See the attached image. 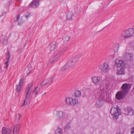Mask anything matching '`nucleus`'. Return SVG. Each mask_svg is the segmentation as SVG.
<instances>
[{
	"label": "nucleus",
	"instance_id": "f257e3e1",
	"mask_svg": "<svg viewBox=\"0 0 134 134\" xmlns=\"http://www.w3.org/2000/svg\"><path fill=\"white\" fill-rule=\"evenodd\" d=\"M20 127V124H18L14 126L13 130L10 127L6 128L3 127L2 130V134H18Z\"/></svg>",
	"mask_w": 134,
	"mask_h": 134
},
{
	"label": "nucleus",
	"instance_id": "f03ea898",
	"mask_svg": "<svg viewBox=\"0 0 134 134\" xmlns=\"http://www.w3.org/2000/svg\"><path fill=\"white\" fill-rule=\"evenodd\" d=\"M79 57L78 56L74 57L71 59L70 61L66 63L61 68L62 71H64L66 69H68L74 65L79 60Z\"/></svg>",
	"mask_w": 134,
	"mask_h": 134
},
{
	"label": "nucleus",
	"instance_id": "7ed1b4c3",
	"mask_svg": "<svg viewBox=\"0 0 134 134\" xmlns=\"http://www.w3.org/2000/svg\"><path fill=\"white\" fill-rule=\"evenodd\" d=\"M134 33V29L130 28L123 31L121 33V35L123 38L126 39L132 36Z\"/></svg>",
	"mask_w": 134,
	"mask_h": 134
},
{
	"label": "nucleus",
	"instance_id": "20e7f679",
	"mask_svg": "<svg viewBox=\"0 0 134 134\" xmlns=\"http://www.w3.org/2000/svg\"><path fill=\"white\" fill-rule=\"evenodd\" d=\"M99 68L104 73L108 72L110 70V66L108 62H105L99 65Z\"/></svg>",
	"mask_w": 134,
	"mask_h": 134
},
{
	"label": "nucleus",
	"instance_id": "39448f33",
	"mask_svg": "<svg viewBox=\"0 0 134 134\" xmlns=\"http://www.w3.org/2000/svg\"><path fill=\"white\" fill-rule=\"evenodd\" d=\"M54 115L56 117L57 120L60 121L64 118L65 116V113L62 111L54 110L53 111Z\"/></svg>",
	"mask_w": 134,
	"mask_h": 134
},
{
	"label": "nucleus",
	"instance_id": "423d86ee",
	"mask_svg": "<svg viewBox=\"0 0 134 134\" xmlns=\"http://www.w3.org/2000/svg\"><path fill=\"white\" fill-rule=\"evenodd\" d=\"M110 113L113 118L116 119H117L118 116L121 114L120 109L118 107L116 108H112L111 110Z\"/></svg>",
	"mask_w": 134,
	"mask_h": 134
},
{
	"label": "nucleus",
	"instance_id": "0eeeda50",
	"mask_svg": "<svg viewBox=\"0 0 134 134\" xmlns=\"http://www.w3.org/2000/svg\"><path fill=\"white\" fill-rule=\"evenodd\" d=\"M110 97V93H98V99L103 101L109 99Z\"/></svg>",
	"mask_w": 134,
	"mask_h": 134
},
{
	"label": "nucleus",
	"instance_id": "6e6552de",
	"mask_svg": "<svg viewBox=\"0 0 134 134\" xmlns=\"http://www.w3.org/2000/svg\"><path fill=\"white\" fill-rule=\"evenodd\" d=\"M115 66L118 68L125 67L126 64L122 60L118 59H116L115 60Z\"/></svg>",
	"mask_w": 134,
	"mask_h": 134
},
{
	"label": "nucleus",
	"instance_id": "1a4fd4ad",
	"mask_svg": "<svg viewBox=\"0 0 134 134\" xmlns=\"http://www.w3.org/2000/svg\"><path fill=\"white\" fill-rule=\"evenodd\" d=\"M122 57L126 61H130L133 59V55L132 54L124 52Z\"/></svg>",
	"mask_w": 134,
	"mask_h": 134
},
{
	"label": "nucleus",
	"instance_id": "9d476101",
	"mask_svg": "<svg viewBox=\"0 0 134 134\" xmlns=\"http://www.w3.org/2000/svg\"><path fill=\"white\" fill-rule=\"evenodd\" d=\"M19 83L16 85V92H20L21 89V87L24 84V79L21 78L19 81Z\"/></svg>",
	"mask_w": 134,
	"mask_h": 134
},
{
	"label": "nucleus",
	"instance_id": "9b49d317",
	"mask_svg": "<svg viewBox=\"0 0 134 134\" xmlns=\"http://www.w3.org/2000/svg\"><path fill=\"white\" fill-rule=\"evenodd\" d=\"M92 82L96 85H98L100 81L101 77L99 76H94L91 77Z\"/></svg>",
	"mask_w": 134,
	"mask_h": 134
},
{
	"label": "nucleus",
	"instance_id": "f8f14e48",
	"mask_svg": "<svg viewBox=\"0 0 134 134\" xmlns=\"http://www.w3.org/2000/svg\"><path fill=\"white\" fill-rule=\"evenodd\" d=\"M133 110L132 108L127 107L125 108L124 113L127 115H131L133 114Z\"/></svg>",
	"mask_w": 134,
	"mask_h": 134
},
{
	"label": "nucleus",
	"instance_id": "ddd939ff",
	"mask_svg": "<svg viewBox=\"0 0 134 134\" xmlns=\"http://www.w3.org/2000/svg\"><path fill=\"white\" fill-rule=\"evenodd\" d=\"M131 87V85L128 83H124L122 84L121 88L122 90L124 91L128 92Z\"/></svg>",
	"mask_w": 134,
	"mask_h": 134
},
{
	"label": "nucleus",
	"instance_id": "4468645a",
	"mask_svg": "<svg viewBox=\"0 0 134 134\" xmlns=\"http://www.w3.org/2000/svg\"><path fill=\"white\" fill-rule=\"evenodd\" d=\"M126 94V93H117L115 97L117 99L120 100L123 98Z\"/></svg>",
	"mask_w": 134,
	"mask_h": 134
},
{
	"label": "nucleus",
	"instance_id": "2eb2a0df",
	"mask_svg": "<svg viewBox=\"0 0 134 134\" xmlns=\"http://www.w3.org/2000/svg\"><path fill=\"white\" fill-rule=\"evenodd\" d=\"M39 0H34L30 4V7L35 8L37 7L39 4Z\"/></svg>",
	"mask_w": 134,
	"mask_h": 134
},
{
	"label": "nucleus",
	"instance_id": "dca6fc26",
	"mask_svg": "<svg viewBox=\"0 0 134 134\" xmlns=\"http://www.w3.org/2000/svg\"><path fill=\"white\" fill-rule=\"evenodd\" d=\"M125 67H121L118 69L116 72V74L118 75H124L125 73Z\"/></svg>",
	"mask_w": 134,
	"mask_h": 134
},
{
	"label": "nucleus",
	"instance_id": "f3484780",
	"mask_svg": "<svg viewBox=\"0 0 134 134\" xmlns=\"http://www.w3.org/2000/svg\"><path fill=\"white\" fill-rule=\"evenodd\" d=\"M56 43L55 42L52 43L49 46V49L51 51H54L57 47Z\"/></svg>",
	"mask_w": 134,
	"mask_h": 134
},
{
	"label": "nucleus",
	"instance_id": "a211bd4d",
	"mask_svg": "<svg viewBox=\"0 0 134 134\" xmlns=\"http://www.w3.org/2000/svg\"><path fill=\"white\" fill-rule=\"evenodd\" d=\"M64 52L62 51L58 52L55 55L54 57L56 60H57L59 59L63 54Z\"/></svg>",
	"mask_w": 134,
	"mask_h": 134
},
{
	"label": "nucleus",
	"instance_id": "6ab92c4d",
	"mask_svg": "<svg viewBox=\"0 0 134 134\" xmlns=\"http://www.w3.org/2000/svg\"><path fill=\"white\" fill-rule=\"evenodd\" d=\"M73 15V13L71 12H69L67 13L66 18L67 19L69 20H72V17Z\"/></svg>",
	"mask_w": 134,
	"mask_h": 134
},
{
	"label": "nucleus",
	"instance_id": "aec40b11",
	"mask_svg": "<svg viewBox=\"0 0 134 134\" xmlns=\"http://www.w3.org/2000/svg\"><path fill=\"white\" fill-rule=\"evenodd\" d=\"M103 101L102 100L98 99V100L96 102V107H102L103 104Z\"/></svg>",
	"mask_w": 134,
	"mask_h": 134
},
{
	"label": "nucleus",
	"instance_id": "412c9836",
	"mask_svg": "<svg viewBox=\"0 0 134 134\" xmlns=\"http://www.w3.org/2000/svg\"><path fill=\"white\" fill-rule=\"evenodd\" d=\"M32 83H30L28 85V87L26 88V90L27 92H29L32 91L33 90L32 88Z\"/></svg>",
	"mask_w": 134,
	"mask_h": 134
},
{
	"label": "nucleus",
	"instance_id": "4be33fe9",
	"mask_svg": "<svg viewBox=\"0 0 134 134\" xmlns=\"http://www.w3.org/2000/svg\"><path fill=\"white\" fill-rule=\"evenodd\" d=\"M63 130L59 127L57 128L55 131V134H62Z\"/></svg>",
	"mask_w": 134,
	"mask_h": 134
},
{
	"label": "nucleus",
	"instance_id": "5701e85b",
	"mask_svg": "<svg viewBox=\"0 0 134 134\" xmlns=\"http://www.w3.org/2000/svg\"><path fill=\"white\" fill-rule=\"evenodd\" d=\"M72 98H66L65 101L68 105H71V104L72 102Z\"/></svg>",
	"mask_w": 134,
	"mask_h": 134
},
{
	"label": "nucleus",
	"instance_id": "b1692460",
	"mask_svg": "<svg viewBox=\"0 0 134 134\" xmlns=\"http://www.w3.org/2000/svg\"><path fill=\"white\" fill-rule=\"evenodd\" d=\"M71 94L72 97L75 98L80 97L81 94V93H72Z\"/></svg>",
	"mask_w": 134,
	"mask_h": 134
},
{
	"label": "nucleus",
	"instance_id": "393cba45",
	"mask_svg": "<svg viewBox=\"0 0 134 134\" xmlns=\"http://www.w3.org/2000/svg\"><path fill=\"white\" fill-rule=\"evenodd\" d=\"M32 95L31 94V93H27L25 98L29 100V101H30V99H31Z\"/></svg>",
	"mask_w": 134,
	"mask_h": 134
},
{
	"label": "nucleus",
	"instance_id": "a878e982",
	"mask_svg": "<svg viewBox=\"0 0 134 134\" xmlns=\"http://www.w3.org/2000/svg\"><path fill=\"white\" fill-rule=\"evenodd\" d=\"M70 128L71 126L69 124H67L65 126L64 128L65 131L68 132L70 129Z\"/></svg>",
	"mask_w": 134,
	"mask_h": 134
},
{
	"label": "nucleus",
	"instance_id": "bb28decb",
	"mask_svg": "<svg viewBox=\"0 0 134 134\" xmlns=\"http://www.w3.org/2000/svg\"><path fill=\"white\" fill-rule=\"evenodd\" d=\"M72 102L71 105H73L77 104L78 102V100L76 99H74L72 98Z\"/></svg>",
	"mask_w": 134,
	"mask_h": 134
},
{
	"label": "nucleus",
	"instance_id": "cd10ccee",
	"mask_svg": "<svg viewBox=\"0 0 134 134\" xmlns=\"http://www.w3.org/2000/svg\"><path fill=\"white\" fill-rule=\"evenodd\" d=\"M63 39L64 41L66 42L69 40V37L68 35H66L63 37Z\"/></svg>",
	"mask_w": 134,
	"mask_h": 134
},
{
	"label": "nucleus",
	"instance_id": "c85d7f7f",
	"mask_svg": "<svg viewBox=\"0 0 134 134\" xmlns=\"http://www.w3.org/2000/svg\"><path fill=\"white\" fill-rule=\"evenodd\" d=\"M28 101H29V100L25 98V99L24 101V103H23L22 105H21V106L22 107L26 105L27 104Z\"/></svg>",
	"mask_w": 134,
	"mask_h": 134
},
{
	"label": "nucleus",
	"instance_id": "c756f323",
	"mask_svg": "<svg viewBox=\"0 0 134 134\" xmlns=\"http://www.w3.org/2000/svg\"><path fill=\"white\" fill-rule=\"evenodd\" d=\"M40 90V88H38V86H36L34 87V88L33 89V92H37Z\"/></svg>",
	"mask_w": 134,
	"mask_h": 134
},
{
	"label": "nucleus",
	"instance_id": "7c9ffc66",
	"mask_svg": "<svg viewBox=\"0 0 134 134\" xmlns=\"http://www.w3.org/2000/svg\"><path fill=\"white\" fill-rule=\"evenodd\" d=\"M56 60H57L55 59V58L54 57L50 59L49 62L50 63L52 64Z\"/></svg>",
	"mask_w": 134,
	"mask_h": 134
},
{
	"label": "nucleus",
	"instance_id": "2f4dec72",
	"mask_svg": "<svg viewBox=\"0 0 134 134\" xmlns=\"http://www.w3.org/2000/svg\"><path fill=\"white\" fill-rule=\"evenodd\" d=\"M52 80V79L51 77L47 78L44 80L46 82L47 84L49 82L51 81Z\"/></svg>",
	"mask_w": 134,
	"mask_h": 134
},
{
	"label": "nucleus",
	"instance_id": "473e14b6",
	"mask_svg": "<svg viewBox=\"0 0 134 134\" xmlns=\"http://www.w3.org/2000/svg\"><path fill=\"white\" fill-rule=\"evenodd\" d=\"M20 115L18 114L16 115V120H19L20 117Z\"/></svg>",
	"mask_w": 134,
	"mask_h": 134
},
{
	"label": "nucleus",
	"instance_id": "72a5a7b5",
	"mask_svg": "<svg viewBox=\"0 0 134 134\" xmlns=\"http://www.w3.org/2000/svg\"><path fill=\"white\" fill-rule=\"evenodd\" d=\"M47 84L46 83V82H45L44 80L41 83V86H43L44 85H46Z\"/></svg>",
	"mask_w": 134,
	"mask_h": 134
},
{
	"label": "nucleus",
	"instance_id": "f704fd0d",
	"mask_svg": "<svg viewBox=\"0 0 134 134\" xmlns=\"http://www.w3.org/2000/svg\"><path fill=\"white\" fill-rule=\"evenodd\" d=\"M9 62L6 61L5 63H4V64L5 65H6L5 67V68H7L8 67V66L9 65L8 63Z\"/></svg>",
	"mask_w": 134,
	"mask_h": 134
},
{
	"label": "nucleus",
	"instance_id": "c9c22d12",
	"mask_svg": "<svg viewBox=\"0 0 134 134\" xmlns=\"http://www.w3.org/2000/svg\"><path fill=\"white\" fill-rule=\"evenodd\" d=\"M11 57V55L10 54H8V57L7 59V61H8L9 62L10 60V59Z\"/></svg>",
	"mask_w": 134,
	"mask_h": 134
},
{
	"label": "nucleus",
	"instance_id": "e433bc0d",
	"mask_svg": "<svg viewBox=\"0 0 134 134\" xmlns=\"http://www.w3.org/2000/svg\"><path fill=\"white\" fill-rule=\"evenodd\" d=\"M131 134H134V127L131 129Z\"/></svg>",
	"mask_w": 134,
	"mask_h": 134
},
{
	"label": "nucleus",
	"instance_id": "4c0bfd02",
	"mask_svg": "<svg viewBox=\"0 0 134 134\" xmlns=\"http://www.w3.org/2000/svg\"><path fill=\"white\" fill-rule=\"evenodd\" d=\"M19 16H20L19 15H17V16H16V18H17L16 20H18V19L19 18Z\"/></svg>",
	"mask_w": 134,
	"mask_h": 134
},
{
	"label": "nucleus",
	"instance_id": "58836bf2",
	"mask_svg": "<svg viewBox=\"0 0 134 134\" xmlns=\"http://www.w3.org/2000/svg\"><path fill=\"white\" fill-rule=\"evenodd\" d=\"M101 92H103V91H104V89H103L102 90H101Z\"/></svg>",
	"mask_w": 134,
	"mask_h": 134
},
{
	"label": "nucleus",
	"instance_id": "ea45409f",
	"mask_svg": "<svg viewBox=\"0 0 134 134\" xmlns=\"http://www.w3.org/2000/svg\"><path fill=\"white\" fill-rule=\"evenodd\" d=\"M38 94V93H35V95H37Z\"/></svg>",
	"mask_w": 134,
	"mask_h": 134
},
{
	"label": "nucleus",
	"instance_id": "a19ab883",
	"mask_svg": "<svg viewBox=\"0 0 134 134\" xmlns=\"http://www.w3.org/2000/svg\"><path fill=\"white\" fill-rule=\"evenodd\" d=\"M132 47L134 48V43L133 44H132Z\"/></svg>",
	"mask_w": 134,
	"mask_h": 134
},
{
	"label": "nucleus",
	"instance_id": "79ce46f5",
	"mask_svg": "<svg viewBox=\"0 0 134 134\" xmlns=\"http://www.w3.org/2000/svg\"><path fill=\"white\" fill-rule=\"evenodd\" d=\"M116 44H117L118 46H119V43H116Z\"/></svg>",
	"mask_w": 134,
	"mask_h": 134
},
{
	"label": "nucleus",
	"instance_id": "37998d69",
	"mask_svg": "<svg viewBox=\"0 0 134 134\" xmlns=\"http://www.w3.org/2000/svg\"><path fill=\"white\" fill-rule=\"evenodd\" d=\"M118 92H120V91H118Z\"/></svg>",
	"mask_w": 134,
	"mask_h": 134
},
{
	"label": "nucleus",
	"instance_id": "c03bdc74",
	"mask_svg": "<svg viewBox=\"0 0 134 134\" xmlns=\"http://www.w3.org/2000/svg\"><path fill=\"white\" fill-rule=\"evenodd\" d=\"M45 93H44V95Z\"/></svg>",
	"mask_w": 134,
	"mask_h": 134
},
{
	"label": "nucleus",
	"instance_id": "a18cd8bd",
	"mask_svg": "<svg viewBox=\"0 0 134 134\" xmlns=\"http://www.w3.org/2000/svg\"><path fill=\"white\" fill-rule=\"evenodd\" d=\"M50 134V133H49V134Z\"/></svg>",
	"mask_w": 134,
	"mask_h": 134
}]
</instances>
